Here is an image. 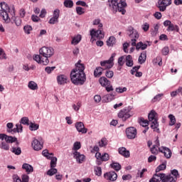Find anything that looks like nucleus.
<instances>
[{
    "label": "nucleus",
    "mask_w": 182,
    "mask_h": 182,
    "mask_svg": "<svg viewBox=\"0 0 182 182\" xmlns=\"http://www.w3.org/2000/svg\"><path fill=\"white\" fill-rule=\"evenodd\" d=\"M80 60L75 64V68L71 70L70 77L72 83L75 86H82L86 82V74L85 73V65L80 63Z\"/></svg>",
    "instance_id": "1"
},
{
    "label": "nucleus",
    "mask_w": 182,
    "mask_h": 182,
    "mask_svg": "<svg viewBox=\"0 0 182 182\" xmlns=\"http://www.w3.org/2000/svg\"><path fill=\"white\" fill-rule=\"evenodd\" d=\"M39 53L40 55H36L33 57V60L46 66L49 63V58L55 55V50L52 47L43 46L39 50Z\"/></svg>",
    "instance_id": "2"
},
{
    "label": "nucleus",
    "mask_w": 182,
    "mask_h": 182,
    "mask_svg": "<svg viewBox=\"0 0 182 182\" xmlns=\"http://www.w3.org/2000/svg\"><path fill=\"white\" fill-rule=\"evenodd\" d=\"M107 6H109V9L116 14V12H121L122 15L126 14V6H127V4L124 0H108L107 3Z\"/></svg>",
    "instance_id": "3"
},
{
    "label": "nucleus",
    "mask_w": 182,
    "mask_h": 182,
    "mask_svg": "<svg viewBox=\"0 0 182 182\" xmlns=\"http://www.w3.org/2000/svg\"><path fill=\"white\" fill-rule=\"evenodd\" d=\"M0 149L8 151L9 150V144L16 143V146H19L18 139L15 136H8L6 134H0Z\"/></svg>",
    "instance_id": "4"
},
{
    "label": "nucleus",
    "mask_w": 182,
    "mask_h": 182,
    "mask_svg": "<svg viewBox=\"0 0 182 182\" xmlns=\"http://www.w3.org/2000/svg\"><path fill=\"white\" fill-rule=\"evenodd\" d=\"M93 25H98V30L92 29L90 31L91 42H93L95 38H97V39H103L105 34L102 32L103 24L100 23V19L97 18L94 20Z\"/></svg>",
    "instance_id": "5"
},
{
    "label": "nucleus",
    "mask_w": 182,
    "mask_h": 182,
    "mask_svg": "<svg viewBox=\"0 0 182 182\" xmlns=\"http://www.w3.org/2000/svg\"><path fill=\"white\" fill-rule=\"evenodd\" d=\"M176 182L177 179L171 175L166 176L164 173H155L149 182Z\"/></svg>",
    "instance_id": "6"
},
{
    "label": "nucleus",
    "mask_w": 182,
    "mask_h": 182,
    "mask_svg": "<svg viewBox=\"0 0 182 182\" xmlns=\"http://www.w3.org/2000/svg\"><path fill=\"white\" fill-rule=\"evenodd\" d=\"M148 119L149 122H152L151 128L154 130V132L160 133V129H159V121L157 119V112H156L154 110H151L148 115Z\"/></svg>",
    "instance_id": "7"
},
{
    "label": "nucleus",
    "mask_w": 182,
    "mask_h": 182,
    "mask_svg": "<svg viewBox=\"0 0 182 182\" xmlns=\"http://www.w3.org/2000/svg\"><path fill=\"white\" fill-rule=\"evenodd\" d=\"M132 110H133L132 107H127L121 109L118 113L119 119H122V122H126V120L130 119L134 114V112Z\"/></svg>",
    "instance_id": "8"
},
{
    "label": "nucleus",
    "mask_w": 182,
    "mask_h": 182,
    "mask_svg": "<svg viewBox=\"0 0 182 182\" xmlns=\"http://www.w3.org/2000/svg\"><path fill=\"white\" fill-rule=\"evenodd\" d=\"M127 34L131 39L132 46H136V43L140 36L139 31H137V30L134 29L133 27H129L127 31Z\"/></svg>",
    "instance_id": "9"
},
{
    "label": "nucleus",
    "mask_w": 182,
    "mask_h": 182,
    "mask_svg": "<svg viewBox=\"0 0 182 182\" xmlns=\"http://www.w3.org/2000/svg\"><path fill=\"white\" fill-rule=\"evenodd\" d=\"M1 10H0V16H1L4 21H8L9 19V15H8V11H9V6L5 2L0 3Z\"/></svg>",
    "instance_id": "10"
},
{
    "label": "nucleus",
    "mask_w": 182,
    "mask_h": 182,
    "mask_svg": "<svg viewBox=\"0 0 182 182\" xmlns=\"http://www.w3.org/2000/svg\"><path fill=\"white\" fill-rule=\"evenodd\" d=\"M116 57V53H112L111 57L108 60H104L100 62V65L103 69H112L113 68V62L114 61V58Z\"/></svg>",
    "instance_id": "11"
},
{
    "label": "nucleus",
    "mask_w": 182,
    "mask_h": 182,
    "mask_svg": "<svg viewBox=\"0 0 182 182\" xmlns=\"http://www.w3.org/2000/svg\"><path fill=\"white\" fill-rule=\"evenodd\" d=\"M164 26L168 27L166 31L168 32H180V27L170 21V20H166L164 22Z\"/></svg>",
    "instance_id": "12"
},
{
    "label": "nucleus",
    "mask_w": 182,
    "mask_h": 182,
    "mask_svg": "<svg viewBox=\"0 0 182 182\" xmlns=\"http://www.w3.org/2000/svg\"><path fill=\"white\" fill-rule=\"evenodd\" d=\"M169 5H171V0H159L157 6L161 12H164Z\"/></svg>",
    "instance_id": "13"
},
{
    "label": "nucleus",
    "mask_w": 182,
    "mask_h": 182,
    "mask_svg": "<svg viewBox=\"0 0 182 182\" xmlns=\"http://www.w3.org/2000/svg\"><path fill=\"white\" fill-rule=\"evenodd\" d=\"M126 134L128 139H136L137 137V129L133 127H128L126 129Z\"/></svg>",
    "instance_id": "14"
},
{
    "label": "nucleus",
    "mask_w": 182,
    "mask_h": 182,
    "mask_svg": "<svg viewBox=\"0 0 182 182\" xmlns=\"http://www.w3.org/2000/svg\"><path fill=\"white\" fill-rule=\"evenodd\" d=\"M104 178L108 181H116L117 180V173L114 171L107 172L104 174Z\"/></svg>",
    "instance_id": "15"
},
{
    "label": "nucleus",
    "mask_w": 182,
    "mask_h": 182,
    "mask_svg": "<svg viewBox=\"0 0 182 182\" xmlns=\"http://www.w3.org/2000/svg\"><path fill=\"white\" fill-rule=\"evenodd\" d=\"M75 128L77 129V132H79V133H82V134L87 133V129L85 128V124L82 122H77L75 124Z\"/></svg>",
    "instance_id": "16"
},
{
    "label": "nucleus",
    "mask_w": 182,
    "mask_h": 182,
    "mask_svg": "<svg viewBox=\"0 0 182 182\" xmlns=\"http://www.w3.org/2000/svg\"><path fill=\"white\" fill-rule=\"evenodd\" d=\"M156 144L153 145V146L150 149V151L152 154H159V151H160V141L156 139L155 141ZM162 149L163 148L161 147Z\"/></svg>",
    "instance_id": "17"
},
{
    "label": "nucleus",
    "mask_w": 182,
    "mask_h": 182,
    "mask_svg": "<svg viewBox=\"0 0 182 182\" xmlns=\"http://www.w3.org/2000/svg\"><path fill=\"white\" fill-rule=\"evenodd\" d=\"M31 146L34 150L36 151H39V150H42L43 145L41 143L38 139H34L33 142L31 143Z\"/></svg>",
    "instance_id": "18"
},
{
    "label": "nucleus",
    "mask_w": 182,
    "mask_h": 182,
    "mask_svg": "<svg viewBox=\"0 0 182 182\" xmlns=\"http://www.w3.org/2000/svg\"><path fill=\"white\" fill-rule=\"evenodd\" d=\"M57 82L60 85H66L68 83V77L65 75H60L57 76Z\"/></svg>",
    "instance_id": "19"
},
{
    "label": "nucleus",
    "mask_w": 182,
    "mask_h": 182,
    "mask_svg": "<svg viewBox=\"0 0 182 182\" xmlns=\"http://www.w3.org/2000/svg\"><path fill=\"white\" fill-rule=\"evenodd\" d=\"M74 155V159H76V161H77V163H79L80 164H82V163H83L85 156L83 154H80L79 152L77 151H75L73 153Z\"/></svg>",
    "instance_id": "20"
},
{
    "label": "nucleus",
    "mask_w": 182,
    "mask_h": 182,
    "mask_svg": "<svg viewBox=\"0 0 182 182\" xmlns=\"http://www.w3.org/2000/svg\"><path fill=\"white\" fill-rule=\"evenodd\" d=\"M159 152L163 153L166 159L171 157V150L167 147L162 146V149L159 148Z\"/></svg>",
    "instance_id": "21"
},
{
    "label": "nucleus",
    "mask_w": 182,
    "mask_h": 182,
    "mask_svg": "<svg viewBox=\"0 0 182 182\" xmlns=\"http://www.w3.org/2000/svg\"><path fill=\"white\" fill-rule=\"evenodd\" d=\"M114 96H116V92L105 95L102 97V102H105V103H109V102H112V100L114 99Z\"/></svg>",
    "instance_id": "22"
},
{
    "label": "nucleus",
    "mask_w": 182,
    "mask_h": 182,
    "mask_svg": "<svg viewBox=\"0 0 182 182\" xmlns=\"http://www.w3.org/2000/svg\"><path fill=\"white\" fill-rule=\"evenodd\" d=\"M100 84L102 87H106V86H110V81L106 78V77H101L99 79Z\"/></svg>",
    "instance_id": "23"
},
{
    "label": "nucleus",
    "mask_w": 182,
    "mask_h": 182,
    "mask_svg": "<svg viewBox=\"0 0 182 182\" xmlns=\"http://www.w3.org/2000/svg\"><path fill=\"white\" fill-rule=\"evenodd\" d=\"M119 153L121 154V156H124V157H130V151H127V149L125 147L119 148Z\"/></svg>",
    "instance_id": "24"
},
{
    "label": "nucleus",
    "mask_w": 182,
    "mask_h": 182,
    "mask_svg": "<svg viewBox=\"0 0 182 182\" xmlns=\"http://www.w3.org/2000/svg\"><path fill=\"white\" fill-rule=\"evenodd\" d=\"M146 59H147V53L146 51H143L139 57L138 62L140 65H143V63L146 62Z\"/></svg>",
    "instance_id": "25"
},
{
    "label": "nucleus",
    "mask_w": 182,
    "mask_h": 182,
    "mask_svg": "<svg viewBox=\"0 0 182 182\" xmlns=\"http://www.w3.org/2000/svg\"><path fill=\"white\" fill-rule=\"evenodd\" d=\"M136 46V50H145V49H147V44L143 43V42L140 41L138 43H136V46Z\"/></svg>",
    "instance_id": "26"
},
{
    "label": "nucleus",
    "mask_w": 182,
    "mask_h": 182,
    "mask_svg": "<svg viewBox=\"0 0 182 182\" xmlns=\"http://www.w3.org/2000/svg\"><path fill=\"white\" fill-rule=\"evenodd\" d=\"M23 170H25L28 174L33 171V167L29 164H23L22 166Z\"/></svg>",
    "instance_id": "27"
},
{
    "label": "nucleus",
    "mask_w": 182,
    "mask_h": 182,
    "mask_svg": "<svg viewBox=\"0 0 182 182\" xmlns=\"http://www.w3.org/2000/svg\"><path fill=\"white\" fill-rule=\"evenodd\" d=\"M80 41H82V36L80 34H77V36L73 37L71 45H77Z\"/></svg>",
    "instance_id": "28"
},
{
    "label": "nucleus",
    "mask_w": 182,
    "mask_h": 182,
    "mask_svg": "<svg viewBox=\"0 0 182 182\" xmlns=\"http://www.w3.org/2000/svg\"><path fill=\"white\" fill-rule=\"evenodd\" d=\"M104 69L102 67H97L96 69L94 70V76L95 77H100L102 75Z\"/></svg>",
    "instance_id": "29"
},
{
    "label": "nucleus",
    "mask_w": 182,
    "mask_h": 182,
    "mask_svg": "<svg viewBox=\"0 0 182 182\" xmlns=\"http://www.w3.org/2000/svg\"><path fill=\"white\" fill-rule=\"evenodd\" d=\"M138 122L142 127H149V121L143 117L139 118Z\"/></svg>",
    "instance_id": "30"
},
{
    "label": "nucleus",
    "mask_w": 182,
    "mask_h": 182,
    "mask_svg": "<svg viewBox=\"0 0 182 182\" xmlns=\"http://www.w3.org/2000/svg\"><path fill=\"white\" fill-rule=\"evenodd\" d=\"M153 65H159V66H161L163 65V59L161 56H157L152 61Z\"/></svg>",
    "instance_id": "31"
},
{
    "label": "nucleus",
    "mask_w": 182,
    "mask_h": 182,
    "mask_svg": "<svg viewBox=\"0 0 182 182\" xmlns=\"http://www.w3.org/2000/svg\"><path fill=\"white\" fill-rule=\"evenodd\" d=\"M125 59H126L127 66L132 68V66H133V58L132 57V55H129L126 56Z\"/></svg>",
    "instance_id": "32"
},
{
    "label": "nucleus",
    "mask_w": 182,
    "mask_h": 182,
    "mask_svg": "<svg viewBox=\"0 0 182 182\" xmlns=\"http://www.w3.org/2000/svg\"><path fill=\"white\" fill-rule=\"evenodd\" d=\"M28 87L30 88L31 90H38V84H36L35 81H30Z\"/></svg>",
    "instance_id": "33"
},
{
    "label": "nucleus",
    "mask_w": 182,
    "mask_h": 182,
    "mask_svg": "<svg viewBox=\"0 0 182 182\" xmlns=\"http://www.w3.org/2000/svg\"><path fill=\"white\" fill-rule=\"evenodd\" d=\"M11 153L16 154V156H19L22 153L21 147L13 146L11 149Z\"/></svg>",
    "instance_id": "34"
},
{
    "label": "nucleus",
    "mask_w": 182,
    "mask_h": 182,
    "mask_svg": "<svg viewBox=\"0 0 182 182\" xmlns=\"http://www.w3.org/2000/svg\"><path fill=\"white\" fill-rule=\"evenodd\" d=\"M112 168L115 170V171H119V170L122 169V165L117 162H113L112 164H110Z\"/></svg>",
    "instance_id": "35"
},
{
    "label": "nucleus",
    "mask_w": 182,
    "mask_h": 182,
    "mask_svg": "<svg viewBox=\"0 0 182 182\" xmlns=\"http://www.w3.org/2000/svg\"><path fill=\"white\" fill-rule=\"evenodd\" d=\"M116 43V38L114 36H110L107 41V46H113Z\"/></svg>",
    "instance_id": "36"
},
{
    "label": "nucleus",
    "mask_w": 182,
    "mask_h": 182,
    "mask_svg": "<svg viewBox=\"0 0 182 182\" xmlns=\"http://www.w3.org/2000/svg\"><path fill=\"white\" fill-rule=\"evenodd\" d=\"M167 166L166 163H163L161 165H159L156 168V173H160V171H163L164 170H166Z\"/></svg>",
    "instance_id": "37"
},
{
    "label": "nucleus",
    "mask_w": 182,
    "mask_h": 182,
    "mask_svg": "<svg viewBox=\"0 0 182 182\" xmlns=\"http://www.w3.org/2000/svg\"><path fill=\"white\" fill-rule=\"evenodd\" d=\"M48 160H51L50 161V167H51V168H55V167H56V163L58 161V158L50 156V159H48Z\"/></svg>",
    "instance_id": "38"
},
{
    "label": "nucleus",
    "mask_w": 182,
    "mask_h": 182,
    "mask_svg": "<svg viewBox=\"0 0 182 182\" xmlns=\"http://www.w3.org/2000/svg\"><path fill=\"white\" fill-rule=\"evenodd\" d=\"M64 6H65V8H73V1L72 0L64 1Z\"/></svg>",
    "instance_id": "39"
},
{
    "label": "nucleus",
    "mask_w": 182,
    "mask_h": 182,
    "mask_svg": "<svg viewBox=\"0 0 182 182\" xmlns=\"http://www.w3.org/2000/svg\"><path fill=\"white\" fill-rule=\"evenodd\" d=\"M94 171L95 173V176L100 177L102 176V167L100 166H95Z\"/></svg>",
    "instance_id": "40"
},
{
    "label": "nucleus",
    "mask_w": 182,
    "mask_h": 182,
    "mask_svg": "<svg viewBox=\"0 0 182 182\" xmlns=\"http://www.w3.org/2000/svg\"><path fill=\"white\" fill-rule=\"evenodd\" d=\"M168 119H170L169 126H174L176 124V117L173 114H169Z\"/></svg>",
    "instance_id": "41"
},
{
    "label": "nucleus",
    "mask_w": 182,
    "mask_h": 182,
    "mask_svg": "<svg viewBox=\"0 0 182 182\" xmlns=\"http://www.w3.org/2000/svg\"><path fill=\"white\" fill-rule=\"evenodd\" d=\"M164 94H158L156 95L153 99H152V102L153 103L156 102H160V100H161V97H164Z\"/></svg>",
    "instance_id": "42"
},
{
    "label": "nucleus",
    "mask_w": 182,
    "mask_h": 182,
    "mask_svg": "<svg viewBox=\"0 0 182 182\" xmlns=\"http://www.w3.org/2000/svg\"><path fill=\"white\" fill-rule=\"evenodd\" d=\"M38 129H39V124H33V123H31L30 126H29V129L31 130V132H33L35 130H38Z\"/></svg>",
    "instance_id": "43"
},
{
    "label": "nucleus",
    "mask_w": 182,
    "mask_h": 182,
    "mask_svg": "<svg viewBox=\"0 0 182 182\" xmlns=\"http://www.w3.org/2000/svg\"><path fill=\"white\" fill-rule=\"evenodd\" d=\"M20 123L21 124H27V126H29V118L26 117H22L20 121Z\"/></svg>",
    "instance_id": "44"
},
{
    "label": "nucleus",
    "mask_w": 182,
    "mask_h": 182,
    "mask_svg": "<svg viewBox=\"0 0 182 182\" xmlns=\"http://www.w3.org/2000/svg\"><path fill=\"white\" fill-rule=\"evenodd\" d=\"M56 173H58V169L55 168H51L47 171L48 176H54V174H56Z\"/></svg>",
    "instance_id": "45"
},
{
    "label": "nucleus",
    "mask_w": 182,
    "mask_h": 182,
    "mask_svg": "<svg viewBox=\"0 0 182 182\" xmlns=\"http://www.w3.org/2000/svg\"><path fill=\"white\" fill-rule=\"evenodd\" d=\"M169 176H173V177H176V180L180 177V175L178 174V171L176 169H173L171 171V174Z\"/></svg>",
    "instance_id": "46"
},
{
    "label": "nucleus",
    "mask_w": 182,
    "mask_h": 182,
    "mask_svg": "<svg viewBox=\"0 0 182 182\" xmlns=\"http://www.w3.org/2000/svg\"><path fill=\"white\" fill-rule=\"evenodd\" d=\"M117 93H124V92H127V88L126 87H119L116 88Z\"/></svg>",
    "instance_id": "47"
},
{
    "label": "nucleus",
    "mask_w": 182,
    "mask_h": 182,
    "mask_svg": "<svg viewBox=\"0 0 182 182\" xmlns=\"http://www.w3.org/2000/svg\"><path fill=\"white\" fill-rule=\"evenodd\" d=\"M124 59H126V55H122L118 59V65L119 66H123L124 65Z\"/></svg>",
    "instance_id": "48"
},
{
    "label": "nucleus",
    "mask_w": 182,
    "mask_h": 182,
    "mask_svg": "<svg viewBox=\"0 0 182 182\" xmlns=\"http://www.w3.org/2000/svg\"><path fill=\"white\" fill-rule=\"evenodd\" d=\"M14 21L16 26H21L22 24V20L19 17H14Z\"/></svg>",
    "instance_id": "49"
},
{
    "label": "nucleus",
    "mask_w": 182,
    "mask_h": 182,
    "mask_svg": "<svg viewBox=\"0 0 182 182\" xmlns=\"http://www.w3.org/2000/svg\"><path fill=\"white\" fill-rule=\"evenodd\" d=\"M105 75L107 77H108V79H112V77L114 76V73H113V71L112 70H107L105 73Z\"/></svg>",
    "instance_id": "50"
},
{
    "label": "nucleus",
    "mask_w": 182,
    "mask_h": 182,
    "mask_svg": "<svg viewBox=\"0 0 182 182\" xmlns=\"http://www.w3.org/2000/svg\"><path fill=\"white\" fill-rule=\"evenodd\" d=\"M80 147H81L80 142L76 141L74 143L73 150H75V151H77V150H79L80 149Z\"/></svg>",
    "instance_id": "51"
},
{
    "label": "nucleus",
    "mask_w": 182,
    "mask_h": 182,
    "mask_svg": "<svg viewBox=\"0 0 182 182\" xmlns=\"http://www.w3.org/2000/svg\"><path fill=\"white\" fill-rule=\"evenodd\" d=\"M24 32L29 35L31 33V31H32V26L27 25L23 27Z\"/></svg>",
    "instance_id": "52"
},
{
    "label": "nucleus",
    "mask_w": 182,
    "mask_h": 182,
    "mask_svg": "<svg viewBox=\"0 0 182 182\" xmlns=\"http://www.w3.org/2000/svg\"><path fill=\"white\" fill-rule=\"evenodd\" d=\"M110 159L107 153H105L101 156L102 161H108V160Z\"/></svg>",
    "instance_id": "53"
},
{
    "label": "nucleus",
    "mask_w": 182,
    "mask_h": 182,
    "mask_svg": "<svg viewBox=\"0 0 182 182\" xmlns=\"http://www.w3.org/2000/svg\"><path fill=\"white\" fill-rule=\"evenodd\" d=\"M58 22H59V18H56V17H52L49 21V23L51 25H55Z\"/></svg>",
    "instance_id": "54"
},
{
    "label": "nucleus",
    "mask_w": 182,
    "mask_h": 182,
    "mask_svg": "<svg viewBox=\"0 0 182 182\" xmlns=\"http://www.w3.org/2000/svg\"><path fill=\"white\" fill-rule=\"evenodd\" d=\"M60 15V10L55 9L53 12V16L54 18H56L57 19H59V16Z\"/></svg>",
    "instance_id": "55"
},
{
    "label": "nucleus",
    "mask_w": 182,
    "mask_h": 182,
    "mask_svg": "<svg viewBox=\"0 0 182 182\" xmlns=\"http://www.w3.org/2000/svg\"><path fill=\"white\" fill-rule=\"evenodd\" d=\"M55 68L56 67H46L45 68V70L47 73L50 74L52 73V72H53V70H55Z\"/></svg>",
    "instance_id": "56"
},
{
    "label": "nucleus",
    "mask_w": 182,
    "mask_h": 182,
    "mask_svg": "<svg viewBox=\"0 0 182 182\" xmlns=\"http://www.w3.org/2000/svg\"><path fill=\"white\" fill-rule=\"evenodd\" d=\"M149 28L150 24H149L148 23H145L142 25V29L144 32H147V31H149Z\"/></svg>",
    "instance_id": "57"
},
{
    "label": "nucleus",
    "mask_w": 182,
    "mask_h": 182,
    "mask_svg": "<svg viewBox=\"0 0 182 182\" xmlns=\"http://www.w3.org/2000/svg\"><path fill=\"white\" fill-rule=\"evenodd\" d=\"M12 178L14 182H22V179H21L16 174L13 175Z\"/></svg>",
    "instance_id": "58"
},
{
    "label": "nucleus",
    "mask_w": 182,
    "mask_h": 182,
    "mask_svg": "<svg viewBox=\"0 0 182 182\" xmlns=\"http://www.w3.org/2000/svg\"><path fill=\"white\" fill-rule=\"evenodd\" d=\"M76 12L77 15H83V14H85V11H83V8L80 6L76 8Z\"/></svg>",
    "instance_id": "59"
},
{
    "label": "nucleus",
    "mask_w": 182,
    "mask_h": 182,
    "mask_svg": "<svg viewBox=\"0 0 182 182\" xmlns=\"http://www.w3.org/2000/svg\"><path fill=\"white\" fill-rule=\"evenodd\" d=\"M42 154L43 156H44V157H46V159H50L51 156H49V151L48 149H45L42 151Z\"/></svg>",
    "instance_id": "60"
},
{
    "label": "nucleus",
    "mask_w": 182,
    "mask_h": 182,
    "mask_svg": "<svg viewBox=\"0 0 182 182\" xmlns=\"http://www.w3.org/2000/svg\"><path fill=\"white\" fill-rule=\"evenodd\" d=\"M0 59H6V54L2 48H0Z\"/></svg>",
    "instance_id": "61"
},
{
    "label": "nucleus",
    "mask_w": 182,
    "mask_h": 182,
    "mask_svg": "<svg viewBox=\"0 0 182 182\" xmlns=\"http://www.w3.org/2000/svg\"><path fill=\"white\" fill-rule=\"evenodd\" d=\"M162 55H164V56H166V55H168V52H169V49L168 47H164L162 50Z\"/></svg>",
    "instance_id": "62"
},
{
    "label": "nucleus",
    "mask_w": 182,
    "mask_h": 182,
    "mask_svg": "<svg viewBox=\"0 0 182 182\" xmlns=\"http://www.w3.org/2000/svg\"><path fill=\"white\" fill-rule=\"evenodd\" d=\"M106 139L103 138L101 139V141L99 142L100 147H105L106 146Z\"/></svg>",
    "instance_id": "63"
},
{
    "label": "nucleus",
    "mask_w": 182,
    "mask_h": 182,
    "mask_svg": "<svg viewBox=\"0 0 182 182\" xmlns=\"http://www.w3.org/2000/svg\"><path fill=\"white\" fill-rule=\"evenodd\" d=\"M22 182H29V176L24 174L22 176Z\"/></svg>",
    "instance_id": "64"
}]
</instances>
